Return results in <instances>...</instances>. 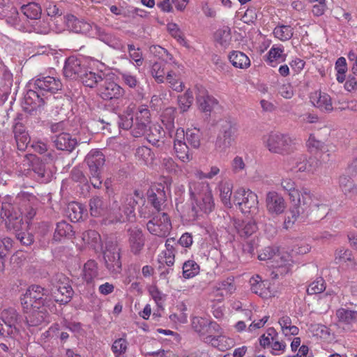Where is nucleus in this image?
Returning <instances> with one entry per match:
<instances>
[{"mask_svg":"<svg viewBox=\"0 0 357 357\" xmlns=\"http://www.w3.org/2000/svg\"><path fill=\"white\" fill-rule=\"evenodd\" d=\"M8 199L10 197L7 198ZM16 202L18 204L17 210L8 201L1 204L0 216L5 220L8 230L18 231L22 229L23 217L29 224L36 215L39 204L38 199L27 192H20L16 197Z\"/></svg>","mask_w":357,"mask_h":357,"instance_id":"f257e3e1","label":"nucleus"},{"mask_svg":"<svg viewBox=\"0 0 357 357\" xmlns=\"http://www.w3.org/2000/svg\"><path fill=\"white\" fill-rule=\"evenodd\" d=\"M139 199L143 201V196L138 190H135L133 195L114 196L107 211L111 222H124L135 218V206L139 204Z\"/></svg>","mask_w":357,"mask_h":357,"instance_id":"f03ea898","label":"nucleus"},{"mask_svg":"<svg viewBox=\"0 0 357 357\" xmlns=\"http://www.w3.org/2000/svg\"><path fill=\"white\" fill-rule=\"evenodd\" d=\"M119 128L130 130L134 137H139L147 132V128L151 124V114L146 105H140L135 113V119L132 109L127 110L118 116Z\"/></svg>","mask_w":357,"mask_h":357,"instance_id":"7ed1b4c3","label":"nucleus"},{"mask_svg":"<svg viewBox=\"0 0 357 357\" xmlns=\"http://www.w3.org/2000/svg\"><path fill=\"white\" fill-rule=\"evenodd\" d=\"M281 186L288 192L291 201L295 202L287 212L284 221V227L288 229L291 228L296 221L304 222L307 217V207L301 205V191L296 189V184L293 180L282 179Z\"/></svg>","mask_w":357,"mask_h":357,"instance_id":"20e7f679","label":"nucleus"},{"mask_svg":"<svg viewBox=\"0 0 357 357\" xmlns=\"http://www.w3.org/2000/svg\"><path fill=\"white\" fill-rule=\"evenodd\" d=\"M85 162L89 169L90 181L95 188H100L102 183V171L105 162L104 154L99 150H91L86 156Z\"/></svg>","mask_w":357,"mask_h":357,"instance_id":"39448f33","label":"nucleus"},{"mask_svg":"<svg viewBox=\"0 0 357 357\" xmlns=\"http://www.w3.org/2000/svg\"><path fill=\"white\" fill-rule=\"evenodd\" d=\"M192 328L200 335L206 336V342H211L212 344L218 347L216 342L222 341L225 337L215 335L219 333L220 326L215 321H210L206 318L195 317L192 320Z\"/></svg>","mask_w":357,"mask_h":357,"instance_id":"423d86ee","label":"nucleus"},{"mask_svg":"<svg viewBox=\"0 0 357 357\" xmlns=\"http://www.w3.org/2000/svg\"><path fill=\"white\" fill-rule=\"evenodd\" d=\"M266 146L274 153L289 154L296 149V142L288 135L271 133L264 139Z\"/></svg>","mask_w":357,"mask_h":357,"instance_id":"0eeeda50","label":"nucleus"},{"mask_svg":"<svg viewBox=\"0 0 357 357\" xmlns=\"http://www.w3.org/2000/svg\"><path fill=\"white\" fill-rule=\"evenodd\" d=\"M301 205L307 207V216L310 214L314 219H322L327 215L328 206L324 203L320 196L311 193L307 188L301 190Z\"/></svg>","mask_w":357,"mask_h":357,"instance_id":"6e6552de","label":"nucleus"},{"mask_svg":"<svg viewBox=\"0 0 357 357\" xmlns=\"http://www.w3.org/2000/svg\"><path fill=\"white\" fill-rule=\"evenodd\" d=\"M238 127L234 121L226 119L220 122V131L215 142L216 149L225 151L231 146L237 137Z\"/></svg>","mask_w":357,"mask_h":357,"instance_id":"1a4fd4ad","label":"nucleus"},{"mask_svg":"<svg viewBox=\"0 0 357 357\" xmlns=\"http://www.w3.org/2000/svg\"><path fill=\"white\" fill-rule=\"evenodd\" d=\"M233 202L243 213L255 215L258 212L257 195L250 190L241 188L234 194Z\"/></svg>","mask_w":357,"mask_h":357,"instance_id":"9d476101","label":"nucleus"},{"mask_svg":"<svg viewBox=\"0 0 357 357\" xmlns=\"http://www.w3.org/2000/svg\"><path fill=\"white\" fill-rule=\"evenodd\" d=\"M52 284L53 287L51 293L55 301L60 304H67L70 302L74 291L68 278L62 274H58L52 280Z\"/></svg>","mask_w":357,"mask_h":357,"instance_id":"9b49d317","label":"nucleus"},{"mask_svg":"<svg viewBox=\"0 0 357 357\" xmlns=\"http://www.w3.org/2000/svg\"><path fill=\"white\" fill-rule=\"evenodd\" d=\"M148 231L158 237H166L172 229V223L167 213H157L146 223Z\"/></svg>","mask_w":357,"mask_h":357,"instance_id":"f8f14e48","label":"nucleus"},{"mask_svg":"<svg viewBox=\"0 0 357 357\" xmlns=\"http://www.w3.org/2000/svg\"><path fill=\"white\" fill-rule=\"evenodd\" d=\"M19 320L20 316L15 309L10 307L3 310L0 316V335L6 337L17 333Z\"/></svg>","mask_w":357,"mask_h":357,"instance_id":"ddd939ff","label":"nucleus"},{"mask_svg":"<svg viewBox=\"0 0 357 357\" xmlns=\"http://www.w3.org/2000/svg\"><path fill=\"white\" fill-rule=\"evenodd\" d=\"M25 157L31 162V170L34 173L33 177L36 180L45 183L52 180L54 172L51 164L45 162L32 154L25 155Z\"/></svg>","mask_w":357,"mask_h":357,"instance_id":"4468645a","label":"nucleus"},{"mask_svg":"<svg viewBox=\"0 0 357 357\" xmlns=\"http://www.w3.org/2000/svg\"><path fill=\"white\" fill-rule=\"evenodd\" d=\"M48 295L47 289L39 285H31L22 298V305L26 309L29 306L34 307L45 306Z\"/></svg>","mask_w":357,"mask_h":357,"instance_id":"2eb2a0df","label":"nucleus"},{"mask_svg":"<svg viewBox=\"0 0 357 357\" xmlns=\"http://www.w3.org/2000/svg\"><path fill=\"white\" fill-rule=\"evenodd\" d=\"M100 97L105 100H117L125 94V90L119 84L108 78H103L98 89Z\"/></svg>","mask_w":357,"mask_h":357,"instance_id":"dca6fc26","label":"nucleus"},{"mask_svg":"<svg viewBox=\"0 0 357 357\" xmlns=\"http://www.w3.org/2000/svg\"><path fill=\"white\" fill-rule=\"evenodd\" d=\"M104 259L107 268L111 273H117L121 270L120 249L113 243L107 244L104 252Z\"/></svg>","mask_w":357,"mask_h":357,"instance_id":"f3484780","label":"nucleus"},{"mask_svg":"<svg viewBox=\"0 0 357 357\" xmlns=\"http://www.w3.org/2000/svg\"><path fill=\"white\" fill-rule=\"evenodd\" d=\"M33 85L43 96L45 93H56L62 87L60 79L51 76H40L33 80Z\"/></svg>","mask_w":357,"mask_h":357,"instance_id":"a211bd4d","label":"nucleus"},{"mask_svg":"<svg viewBox=\"0 0 357 357\" xmlns=\"http://www.w3.org/2000/svg\"><path fill=\"white\" fill-rule=\"evenodd\" d=\"M266 206L270 215L278 216L284 213L287 204L281 195L275 191H270L266 196Z\"/></svg>","mask_w":357,"mask_h":357,"instance_id":"6ab92c4d","label":"nucleus"},{"mask_svg":"<svg viewBox=\"0 0 357 357\" xmlns=\"http://www.w3.org/2000/svg\"><path fill=\"white\" fill-rule=\"evenodd\" d=\"M196 100L199 109L206 116H210L212 110L218 105L217 99L211 96L202 86L197 87Z\"/></svg>","mask_w":357,"mask_h":357,"instance_id":"aec40b11","label":"nucleus"},{"mask_svg":"<svg viewBox=\"0 0 357 357\" xmlns=\"http://www.w3.org/2000/svg\"><path fill=\"white\" fill-rule=\"evenodd\" d=\"M86 68L81 59L75 56L68 57L63 67L64 76L70 79H79Z\"/></svg>","mask_w":357,"mask_h":357,"instance_id":"412c9836","label":"nucleus"},{"mask_svg":"<svg viewBox=\"0 0 357 357\" xmlns=\"http://www.w3.org/2000/svg\"><path fill=\"white\" fill-rule=\"evenodd\" d=\"M128 241L131 252L134 255H139L145 243L142 230L138 227H130L128 229Z\"/></svg>","mask_w":357,"mask_h":357,"instance_id":"4be33fe9","label":"nucleus"},{"mask_svg":"<svg viewBox=\"0 0 357 357\" xmlns=\"http://www.w3.org/2000/svg\"><path fill=\"white\" fill-rule=\"evenodd\" d=\"M26 313L25 319L29 326H38L48 321V312L45 306H39V307H31L30 310L26 312Z\"/></svg>","mask_w":357,"mask_h":357,"instance_id":"5701e85b","label":"nucleus"},{"mask_svg":"<svg viewBox=\"0 0 357 357\" xmlns=\"http://www.w3.org/2000/svg\"><path fill=\"white\" fill-rule=\"evenodd\" d=\"M95 30L96 37L100 41L115 50H123L124 45L121 40L113 33H109L98 25H95Z\"/></svg>","mask_w":357,"mask_h":357,"instance_id":"b1692460","label":"nucleus"},{"mask_svg":"<svg viewBox=\"0 0 357 357\" xmlns=\"http://www.w3.org/2000/svg\"><path fill=\"white\" fill-rule=\"evenodd\" d=\"M258 258L261 261H269L268 264L273 268H277L282 266L283 260L285 257L281 256L279 250L275 247L265 248L258 255Z\"/></svg>","mask_w":357,"mask_h":357,"instance_id":"393cba45","label":"nucleus"},{"mask_svg":"<svg viewBox=\"0 0 357 357\" xmlns=\"http://www.w3.org/2000/svg\"><path fill=\"white\" fill-rule=\"evenodd\" d=\"M229 220L233 222V225L236 229L238 234L242 238H248L257 229L255 222L252 219L238 220L232 218L229 215Z\"/></svg>","mask_w":357,"mask_h":357,"instance_id":"a878e982","label":"nucleus"},{"mask_svg":"<svg viewBox=\"0 0 357 357\" xmlns=\"http://www.w3.org/2000/svg\"><path fill=\"white\" fill-rule=\"evenodd\" d=\"M52 142L57 149L68 152H72L77 144L76 139L63 132L52 137Z\"/></svg>","mask_w":357,"mask_h":357,"instance_id":"bb28decb","label":"nucleus"},{"mask_svg":"<svg viewBox=\"0 0 357 357\" xmlns=\"http://www.w3.org/2000/svg\"><path fill=\"white\" fill-rule=\"evenodd\" d=\"M13 132L19 151H24L30 143V137L24 126L20 122H15L13 126Z\"/></svg>","mask_w":357,"mask_h":357,"instance_id":"cd10ccee","label":"nucleus"},{"mask_svg":"<svg viewBox=\"0 0 357 357\" xmlns=\"http://www.w3.org/2000/svg\"><path fill=\"white\" fill-rule=\"evenodd\" d=\"M145 135L148 142L155 147L161 148L164 146L162 139L165 136V131L160 125L150 124Z\"/></svg>","mask_w":357,"mask_h":357,"instance_id":"c85d7f7f","label":"nucleus"},{"mask_svg":"<svg viewBox=\"0 0 357 357\" xmlns=\"http://www.w3.org/2000/svg\"><path fill=\"white\" fill-rule=\"evenodd\" d=\"M65 22L68 29L75 33L87 34L91 26L83 20H79L73 15L65 16Z\"/></svg>","mask_w":357,"mask_h":357,"instance_id":"c756f323","label":"nucleus"},{"mask_svg":"<svg viewBox=\"0 0 357 357\" xmlns=\"http://www.w3.org/2000/svg\"><path fill=\"white\" fill-rule=\"evenodd\" d=\"M43 96L39 92V91L34 88L33 89L28 90L24 96V104L26 106H29L31 108L25 107V109L32 112L43 106L45 103Z\"/></svg>","mask_w":357,"mask_h":357,"instance_id":"7c9ffc66","label":"nucleus"},{"mask_svg":"<svg viewBox=\"0 0 357 357\" xmlns=\"http://www.w3.org/2000/svg\"><path fill=\"white\" fill-rule=\"evenodd\" d=\"M312 104L324 112H331L333 110L332 101L330 96L326 93L315 92L310 98Z\"/></svg>","mask_w":357,"mask_h":357,"instance_id":"2f4dec72","label":"nucleus"},{"mask_svg":"<svg viewBox=\"0 0 357 357\" xmlns=\"http://www.w3.org/2000/svg\"><path fill=\"white\" fill-rule=\"evenodd\" d=\"M165 193L163 189L156 188L151 189L148 191V202L157 211V213H161L162 206L165 202Z\"/></svg>","mask_w":357,"mask_h":357,"instance_id":"473e14b6","label":"nucleus"},{"mask_svg":"<svg viewBox=\"0 0 357 357\" xmlns=\"http://www.w3.org/2000/svg\"><path fill=\"white\" fill-rule=\"evenodd\" d=\"M336 316L338 319L337 325L339 326L346 325L347 329H349L350 325L357 323V311L340 308L336 311Z\"/></svg>","mask_w":357,"mask_h":357,"instance_id":"72a5a7b5","label":"nucleus"},{"mask_svg":"<svg viewBox=\"0 0 357 357\" xmlns=\"http://www.w3.org/2000/svg\"><path fill=\"white\" fill-rule=\"evenodd\" d=\"M90 213L93 217H100L107 214V204H105L102 198L99 196H94L89 200Z\"/></svg>","mask_w":357,"mask_h":357,"instance_id":"f704fd0d","label":"nucleus"},{"mask_svg":"<svg viewBox=\"0 0 357 357\" xmlns=\"http://www.w3.org/2000/svg\"><path fill=\"white\" fill-rule=\"evenodd\" d=\"M229 59L235 68L246 69L250 66L248 56L240 51H232L229 55Z\"/></svg>","mask_w":357,"mask_h":357,"instance_id":"c9c22d12","label":"nucleus"},{"mask_svg":"<svg viewBox=\"0 0 357 357\" xmlns=\"http://www.w3.org/2000/svg\"><path fill=\"white\" fill-rule=\"evenodd\" d=\"M79 79L84 86L90 88L96 86L103 81V78L100 73H94L91 70H88L86 68L79 77Z\"/></svg>","mask_w":357,"mask_h":357,"instance_id":"e433bc0d","label":"nucleus"},{"mask_svg":"<svg viewBox=\"0 0 357 357\" xmlns=\"http://www.w3.org/2000/svg\"><path fill=\"white\" fill-rule=\"evenodd\" d=\"M176 109L174 107L166 108L161 117L162 123L167 130L169 135L172 137L174 130V119L176 118Z\"/></svg>","mask_w":357,"mask_h":357,"instance_id":"4c0bfd02","label":"nucleus"},{"mask_svg":"<svg viewBox=\"0 0 357 357\" xmlns=\"http://www.w3.org/2000/svg\"><path fill=\"white\" fill-rule=\"evenodd\" d=\"M172 243H174V238H171L166 240V250L162 252L163 256H161L160 259V263H165L168 266H172L174 264L175 248Z\"/></svg>","mask_w":357,"mask_h":357,"instance_id":"58836bf2","label":"nucleus"},{"mask_svg":"<svg viewBox=\"0 0 357 357\" xmlns=\"http://www.w3.org/2000/svg\"><path fill=\"white\" fill-rule=\"evenodd\" d=\"M339 186L345 195L349 197L357 195V185L354 183L350 177L345 175L340 176L339 178Z\"/></svg>","mask_w":357,"mask_h":357,"instance_id":"ea45409f","label":"nucleus"},{"mask_svg":"<svg viewBox=\"0 0 357 357\" xmlns=\"http://www.w3.org/2000/svg\"><path fill=\"white\" fill-rule=\"evenodd\" d=\"M20 10L28 19L33 20H40L42 14L40 6L35 2H30L27 4L22 5Z\"/></svg>","mask_w":357,"mask_h":357,"instance_id":"a19ab883","label":"nucleus"},{"mask_svg":"<svg viewBox=\"0 0 357 357\" xmlns=\"http://www.w3.org/2000/svg\"><path fill=\"white\" fill-rule=\"evenodd\" d=\"M317 165L318 160L315 158H310L307 160L305 157L301 156L296 162L295 168L300 172L314 173L317 169Z\"/></svg>","mask_w":357,"mask_h":357,"instance_id":"79ce46f5","label":"nucleus"},{"mask_svg":"<svg viewBox=\"0 0 357 357\" xmlns=\"http://www.w3.org/2000/svg\"><path fill=\"white\" fill-rule=\"evenodd\" d=\"M232 183L229 181L222 182L219 185L220 197L222 204L228 208L232 207L231 195Z\"/></svg>","mask_w":357,"mask_h":357,"instance_id":"37998d69","label":"nucleus"},{"mask_svg":"<svg viewBox=\"0 0 357 357\" xmlns=\"http://www.w3.org/2000/svg\"><path fill=\"white\" fill-rule=\"evenodd\" d=\"M211 191L208 183L206 182H190L189 183V192L192 198L196 199L204 194Z\"/></svg>","mask_w":357,"mask_h":357,"instance_id":"c03bdc74","label":"nucleus"},{"mask_svg":"<svg viewBox=\"0 0 357 357\" xmlns=\"http://www.w3.org/2000/svg\"><path fill=\"white\" fill-rule=\"evenodd\" d=\"M165 79L169 84V86L175 91L181 92L184 89V84L180 79V72L171 69L167 73Z\"/></svg>","mask_w":357,"mask_h":357,"instance_id":"a18cd8bd","label":"nucleus"},{"mask_svg":"<svg viewBox=\"0 0 357 357\" xmlns=\"http://www.w3.org/2000/svg\"><path fill=\"white\" fill-rule=\"evenodd\" d=\"M98 275V264L94 260H89L83 268V279L86 283H92Z\"/></svg>","mask_w":357,"mask_h":357,"instance_id":"49530a36","label":"nucleus"},{"mask_svg":"<svg viewBox=\"0 0 357 357\" xmlns=\"http://www.w3.org/2000/svg\"><path fill=\"white\" fill-rule=\"evenodd\" d=\"M73 235L72 226L65 221L58 222L54 234L53 239L60 241L63 237H71Z\"/></svg>","mask_w":357,"mask_h":357,"instance_id":"de8ad7c7","label":"nucleus"},{"mask_svg":"<svg viewBox=\"0 0 357 357\" xmlns=\"http://www.w3.org/2000/svg\"><path fill=\"white\" fill-rule=\"evenodd\" d=\"M195 200L197 206L205 213L212 211L214 207V202L211 191L204 194V196L197 198Z\"/></svg>","mask_w":357,"mask_h":357,"instance_id":"09e8293b","label":"nucleus"},{"mask_svg":"<svg viewBox=\"0 0 357 357\" xmlns=\"http://www.w3.org/2000/svg\"><path fill=\"white\" fill-rule=\"evenodd\" d=\"M174 149L176 156L183 162H189L193 158L185 142L174 143Z\"/></svg>","mask_w":357,"mask_h":357,"instance_id":"8fccbe9b","label":"nucleus"},{"mask_svg":"<svg viewBox=\"0 0 357 357\" xmlns=\"http://www.w3.org/2000/svg\"><path fill=\"white\" fill-rule=\"evenodd\" d=\"M215 39L222 47H227L229 46L231 39L230 28L223 26L217 30L215 33Z\"/></svg>","mask_w":357,"mask_h":357,"instance_id":"3c124183","label":"nucleus"},{"mask_svg":"<svg viewBox=\"0 0 357 357\" xmlns=\"http://www.w3.org/2000/svg\"><path fill=\"white\" fill-rule=\"evenodd\" d=\"M183 277L190 279L196 276L199 273V266L194 260H188L183 264Z\"/></svg>","mask_w":357,"mask_h":357,"instance_id":"603ef678","label":"nucleus"},{"mask_svg":"<svg viewBox=\"0 0 357 357\" xmlns=\"http://www.w3.org/2000/svg\"><path fill=\"white\" fill-rule=\"evenodd\" d=\"M188 144L194 149H198L201 144L202 132L199 129L188 128L185 132Z\"/></svg>","mask_w":357,"mask_h":357,"instance_id":"864d4df0","label":"nucleus"},{"mask_svg":"<svg viewBox=\"0 0 357 357\" xmlns=\"http://www.w3.org/2000/svg\"><path fill=\"white\" fill-rule=\"evenodd\" d=\"M194 101L193 93L188 89L183 95L178 96V107L182 112L189 109Z\"/></svg>","mask_w":357,"mask_h":357,"instance_id":"5fc2aeb1","label":"nucleus"},{"mask_svg":"<svg viewBox=\"0 0 357 357\" xmlns=\"http://www.w3.org/2000/svg\"><path fill=\"white\" fill-rule=\"evenodd\" d=\"M274 36L282 41H286L291 38L294 35V30L291 26H277L273 30Z\"/></svg>","mask_w":357,"mask_h":357,"instance_id":"6e6d98bb","label":"nucleus"},{"mask_svg":"<svg viewBox=\"0 0 357 357\" xmlns=\"http://www.w3.org/2000/svg\"><path fill=\"white\" fill-rule=\"evenodd\" d=\"M250 285L252 292L262 296L266 291V284L264 281L262 280L261 278L259 275H253L250 279Z\"/></svg>","mask_w":357,"mask_h":357,"instance_id":"4d7b16f0","label":"nucleus"},{"mask_svg":"<svg viewBox=\"0 0 357 357\" xmlns=\"http://www.w3.org/2000/svg\"><path fill=\"white\" fill-rule=\"evenodd\" d=\"M83 207L78 202H70L68 205V216L73 222H77L82 218Z\"/></svg>","mask_w":357,"mask_h":357,"instance_id":"13d9d810","label":"nucleus"},{"mask_svg":"<svg viewBox=\"0 0 357 357\" xmlns=\"http://www.w3.org/2000/svg\"><path fill=\"white\" fill-rule=\"evenodd\" d=\"M151 73L158 83H163L165 75L164 62L160 61L153 63L151 66Z\"/></svg>","mask_w":357,"mask_h":357,"instance_id":"bf43d9fd","label":"nucleus"},{"mask_svg":"<svg viewBox=\"0 0 357 357\" xmlns=\"http://www.w3.org/2000/svg\"><path fill=\"white\" fill-rule=\"evenodd\" d=\"M354 255L350 250L342 248L336 250L335 252V262L337 264H345L351 261Z\"/></svg>","mask_w":357,"mask_h":357,"instance_id":"052dcab7","label":"nucleus"},{"mask_svg":"<svg viewBox=\"0 0 357 357\" xmlns=\"http://www.w3.org/2000/svg\"><path fill=\"white\" fill-rule=\"evenodd\" d=\"M135 155L139 160L146 163L152 161L154 158V154L152 153L151 150L145 146L137 148Z\"/></svg>","mask_w":357,"mask_h":357,"instance_id":"680f3d73","label":"nucleus"},{"mask_svg":"<svg viewBox=\"0 0 357 357\" xmlns=\"http://www.w3.org/2000/svg\"><path fill=\"white\" fill-rule=\"evenodd\" d=\"M127 345L128 343L126 339L119 338L116 340L112 346V350L115 356L120 357L124 354L127 349Z\"/></svg>","mask_w":357,"mask_h":357,"instance_id":"e2e57ef3","label":"nucleus"},{"mask_svg":"<svg viewBox=\"0 0 357 357\" xmlns=\"http://www.w3.org/2000/svg\"><path fill=\"white\" fill-rule=\"evenodd\" d=\"M20 230L21 229L18 231H15L16 232L15 237L17 240L24 246H29L32 245L34 242L33 235L29 232L20 231Z\"/></svg>","mask_w":357,"mask_h":357,"instance_id":"0e129e2a","label":"nucleus"},{"mask_svg":"<svg viewBox=\"0 0 357 357\" xmlns=\"http://www.w3.org/2000/svg\"><path fill=\"white\" fill-rule=\"evenodd\" d=\"M1 71L2 72L1 79L3 82L2 91L3 92H8L13 86V74L5 67H3Z\"/></svg>","mask_w":357,"mask_h":357,"instance_id":"69168bd1","label":"nucleus"},{"mask_svg":"<svg viewBox=\"0 0 357 357\" xmlns=\"http://www.w3.org/2000/svg\"><path fill=\"white\" fill-rule=\"evenodd\" d=\"M313 4L312 12L315 16H321L324 14L326 10V0H308Z\"/></svg>","mask_w":357,"mask_h":357,"instance_id":"338daca9","label":"nucleus"},{"mask_svg":"<svg viewBox=\"0 0 357 357\" xmlns=\"http://www.w3.org/2000/svg\"><path fill=\"white\" fill-rule=\"evenodd\" d=\"M231 169L234 174H241L245 172L246 165L243 158L236 155L231 162Z\"/></svg>","mask_w":357,"mask_h":357,"instance_id":"774afa93","label":"nucleus"}]
</instances>
